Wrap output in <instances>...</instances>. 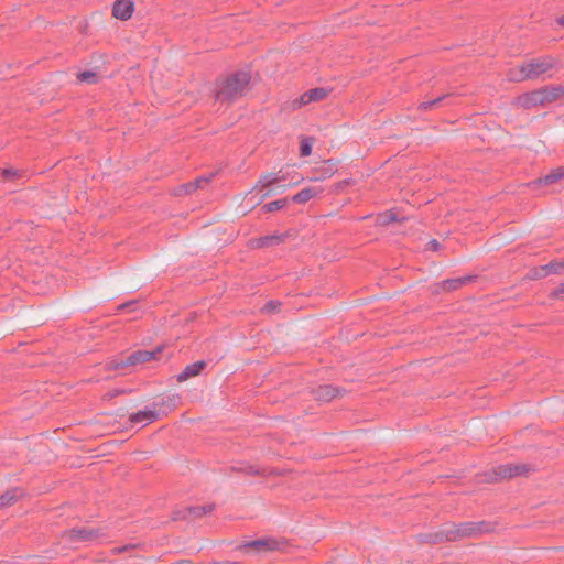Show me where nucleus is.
Masks as SVG:
<instances>
[{
  "mask_svg": "<svg viewBox=\"0 0 564 564\" xmlns=\"http://www.w3.org/2000/svg\"><path fill=\"white\" fill-rule=\"evenodd\" d=\"M96 73L94 72H82L77 75L78 80L86 82V83H95L96 82Z\"/></svg>",
  "mask_w": 564,
  "mask_h": 564,
  "instance_id": "nucleus-26",
  "label": "nucleus"
},
{
  "mask_svg": "<svg viewBox=\"0 0 564 564\" xmlns=\"http://www.w3.org/2000/svg\"><path fill=\"white\" fill-rule=\"evenodd\" d=\"M213 175L203 176L196 178L194 182H191L184 186L185 193L191 194L195 192L198 187L202 186L203 183H208L212 180Z\"/></svg>",
  "mask_w": 564,
  "mask_h": 564,
  "instance_id": "nucleus-20",
  "label": "nucleus"
},
{
  "mask_svg": "<svg viewBox=\"0 0 564 564\" xmlns=\"http://www.w3.org/2000/svg\"><path fill=\"white\" fill-rule=\"evenodd\" d=\"M271 195H272V191H270V189H269V191H267V192L262 195V197L260 198V200H259V202H261L262 199H264V198H267V197H269V196H271Z\"/></svg>",
  "mask_w": 564,
  "mask_h": 564,
  "instance_id": "nucleus-34",
  "label": "nucleus"
},
{
  "mask_svg": "<svg viewBox=\"0 0 564 564\" xmlns=\"http://www.w3.org/2000/svg\"><path fill=\"white\" fill-rule=\"evenodd\" d=\"M564 177V166L556 167L546 174L543 178L539 180V183L545 185L554 184Z\"/></svg>",
  "mask_w": 564,
  "mask_h": 564,
  "instance_id": "nucleus-18",
  "label": "nucleus"
},
{
  "mask_svg": "<svg viewBox=\"0 0 564 564\" xmlns=\"http://www.w3.org/2000/svg\"><path fill=\"white\" fill-rule=\"evenodd\" d=\"M446 96L437 97L433 100L423 101L420 104L419 109L420 110H427L436 105H438Z\"/></svg>",
  "mask_w": 564,
  "mask_h": 564,
  "instance_id": "nucleus-27",
  "label": "nucleus"
},
{
  "mask_svg": "<svg viewBox=\"0 0 564 564\" xmlns=\"http://www.w3.org/2000/svg\"><path fill=\"white\" fill-rule=\"evenodd\" d=\"M323 188L317 186L306 187L292 196V202L296 204H305L310 199L322 194Z\"/></svg>",
  "mask_w": 564,
  "mask_h": 564,
  "instance_id": "nucleus-14",
  "label": "nucleus"
},
{
  "mask_svg": "<svg viewBox=\"0 0 564 564\" xmlns=\"http://www.w3.org/2000/svg\"><path fill=\"white\" fill-rule=\"evenodd\" d=\"M557 68V59L553 56L546 55L538 58H532L523 63L518 68H512L508 73V79L511 82H523L529 79H536L543 75H549Z\"/></svg>",
  "mask_w": 564,
  "mask_h": 564,
  "instance_id": "nucleus-1",
  "label": "nucleus"
},
{
  "mask_svg": "<svg viewBox=\"0 0 564 564\" xmlns=\"http://www.w3.org/2000/svg\"><path fill=\"white\" fill-rule=\"evenodd\" d=\"M0 175L6 180H10L17 175V171L13 169H2L0 170Z\"/></svg>",
  "mask_w": 564,
  "mask_h": 564,
  "instance_id": "nucleus-29",
  "label": "nucleus"
},
{
  "mask_svg": "<svg viewBox=\"0 0 564 564\" xmlns=\"http://www.w3.org/2000/svg\"><path fill=\"white\" fill-rule=\"evenodd\" d=\"M564 293V284L560 285L557 289H555L552 293L554 297H558L561 294Z\"/></svg>",
  "mask_w": 564,
  "mask_h": 564,
  "instance_id": "nucleus-32",
  "label": "nucleus"
},
{
  "mask_svg": "<svg viewBox=\"0 0 564 564\" xmlns=\"http://www.w3.org/2000/svg\"><path fill=\"white\" fill-rule=\"evenodd\" d=\"M286 204H288V199L286 198L276 199V200H273V202H270V203L265 204L263 206V209L267 213H271V212H275V210H279V209L285 207Z\"/></svg>",
  "mask_w": 564,
  "mask_h": 564,
  "instance_id": "nucleus-23",
  "label": "nucleus"
},
{
  "mask_svg": "<svg viewBox=\"0 0 564 564\" xmlns=\"http://www.w3.org/2000/svg\"><path fill=\"white\" fill-rule=\"evenodd\" d=\"M280 306H281V302L271 300L264 304V306L262 307V312L267 313V314H271V313L276 312Z\"/></svg>",
  "mask_w": 564,
  "mask_h": 564,
  "instance_id": "nucleus-24",
  "label": "nucleus"
},
{
  "mask_svg": "<svg viewBox=\"0 0 564 564\" xmlns=\"http://www.w3.org/2000/svg\"><path fill=\"white\" fill-rule=\"evenodd\" d=\"M206 361L198 360L193 364L187 365L178 375L177 381L183 382L188 380L192 377L198 376L206 367Z\"/></svg>",
  "mask_w": 564,
  "mask_h": 564,
  "instance_id": "nucleus-12",
  "label": "nucleus"
},
{
  "mask_svg": "<svg viewBox=\"0 0 564 564\" xmlns=\"http://www.w3.org/2000/svg\"><path fill=\"white\" fill-rule=\"evenodd\" d=\"M134 4L131 0H117L113 3L112 14L120 20H128L133 13Z\"/></svg>",
  "mask_w": 564,
  "mask_h": 564,
  "instance_id": "nucleus-11",
  "label": "nucleus"
},
{
  "mask_svg": "<svg viewBox=\"0 0 564 564\" xmlns=\"http://www.w3.org/2000/svg\"><path fill=\"white\" fill-rule=\"evenodd\" d=\"M243 546L246 549H254L258 552L274 551L279 549V542L272 538H267L247 542Z\"/></svg>",
  "mask_w": 564,
  "mask_h": 564,
  "instance_id": "nucleus-13",
  "label": "nucleus"
},
{
  "mask_svg": "<svg viewBox=\"0 0 564 564\" xmlns=\"http://www.w3.org/2000/svg\"><path fill=\"white\" fill-rule=\"evenodd\" d=\"M468 281H470L469 276L457 278V279H447V280H444L440 284V288H442L444 291H454V290H457L458 288H460L463 284H465Z\"/></svg>",
  "mask_w": 564,
  "mask_h": 564,
  "instance_id": "nucleus-19",
  "label": "nucleus"
},
{
  "mask_svg": "<svg viewBox=\"0 0 564 564\" xmlns=\"http://www.w3.org/2000/svg\"><path fill=\"white\" fill-rule=\"evenodd\" d=\"M557 23L562 26H564V15L561 17L558 20H557Z\"/></svg>",
  "mask_w": 564,
  "mask_h": 564,
  "instance_id": "nucleus-36",
  "label": "nucleus"
},
{
  "mask_svg": "<svg viewBox=\"0 0 564 564\" xmlns=\"http://www.w3.org/2000/svg\"><path fill=\"white\" fill-rule=\"evenodd\" d=\"M427 246L430 250L437 251L441 245L436 239H432Z\"/></svg>",
  "mask_w": 564,
  "mask_h": 564,
  "instance_id": "nucleus-31",
  "label": "nucleus"
},
{
  "mask_svg": "<svg viewBox=\"0 0 564 564\" xmlns=\"http://www.w3.org/2000/svg\"><path fill=\"white\" fill-rule=\"evenodd\" d=\"M159 352H161V348H156L155 350H137L128 356L120 365H116L115 368L118 369L119 367L135 366L148 362L155 359Z\"/></svg>",
  "mask_w": 564,
  "mask_h": 564,
  "instance_id": "nucleus-4",
  "label": "nucleus"
},
{
  "mask_svg": "<svg viewBox=\"0 0 564 564\" xmlns=\"http://www.w3.org/2000/svg\"><path fill=\"white\" fill-rule=\"evenodd\" d=\"M387 217L389 218V221H394L397 220L394 214L390 213L389 215H387Z\"/></svg>",
  "mask_w": 564,
  "mask_h": 564,
  "instance_id": "nucleus-35",
  "label": "nucleus"
},
{
  "mask_svg": "<svg viewBox=\"0 0 564 564\" xmlns=\"http://www.w3.org/2000/svg\"><path fill=\"white\" fill-rule=\"evenodd\" d=\"M313 397L321 402H329L340 393V389L332 384H323L312 391Z\"/></svg>",
  "mask_w": 564,
  "mask_h": 564,
  "instance_id": "nucleus-10",
  "label": "nucleus"
},
{
  "mask_svg": "<svg viewBox=\"0 0 564 564\" xmlns=\"http://www.w3.org/2000/svg\"><path fill=\"white\" fill-rule=\"evenodd\" d=\"M156 404H153V409H144L133 413L129 417V422L132 425H141L145 426L154 421H156L160 416V412L155 409Z\"/></svg>",
  "mask_w": 564,
  "mask_h": 564,
  "instance_id": "nucleus-6",
  "label": "nucleus"
},
{
  "mask_svg": "<svg viewBox=\"0 0 564 564\" xmlns=\"http://www.w3.org/2000/svg\"><path fill=\"white\" fill-rule=\"evenodd\" d=\"M562 267L560 263H550V264H546L543 267V270L546 271V274L547 273H551V272H557L558 271V268Z\"/></svg>",
  "mask_w": 564,
  "mask_h": 564,
  "instance_id": "nucleus-30",
  "label": "nucleus"
},
{
  "mask_svg": "<svg viewBox=\"0 0 564 564\" xmlns=\"http://www.w3.org/2000/svg\"><path fill=\"white\" fill-rule=\"evenodd\" d=\"M17 490H8L0 496V509L11 506L18 498Z\"/></svg>",
  "mask_w": 564,
  "mask_h": 564,
  "instance_id": "nucleus-21",
  "label": "nucleus"
},
{
  "mask_svg": "<svg viewBox=\"0 0 564 564\" xmlns=\"http://www.w3.org/2000/svg\"><path fill=\"white\" fill-rule=\"evenodd\" d=\"M284 241L283 235H268L263 237L256 238L251 241V246L253 248H269L272 246H278Z\"/></svg>",
  "mask_w": 564,
  "mask_h": 564,
  "instance_id": "nucleus-15",
  "label": "nucleus"
},
{
  "mask_svg": "<svg viewBox=\"0 0 564 564\" xmlns=\"http://www.w3.org/2000/svg\"><path fill=\"white\" fill-rule=\"evenodd\" d=\"M490 524L487 522H464L460 524H449L441 532L435 534L434 543L443 541H457L468 536H476L482 532H489Z\"/></svg>",
  "mask_w": 564,
  "mask_h": 564,
  "instance_id": "nucleus-3",
  "label": "nucleus"
},
{
  "mask_svg": "<svg viewBox=\"0 0 564 564\" xmlns=\"http://www.w3.org/2000/svg\"><path fill=\"white\" fill-rule=\"evenodd\" d=\"M539 89L519 95L512 100V105L523 109L542 106Z\"/></svg>",
  "mask_w": 564,
  "mask_h": 564,
  "instance_id": "nucleus-7",
  "label": "nucleus"
},
{
  "mask_svg": "<svg viewBox=\"0 0 564 564\" xmlns=\"http://www.w3.org/2000/svg\"><path fill=\"white\" fill-rule=\"evenodd\" d=\"M285 181H286V176L281 171L275 174H267L259 178L254 189L256 188L265 189L274 184H278L280 182H285Z\"/></svg>",
  "mask_w": 564,
  "mask_h": 564,
  "instance_id": "nucleus-16",
  "label": "nucleus"
},
{
  "mask_svg": "<svg viewBox=\"0 0 564 564\" xmlns=\"http://www.w3.org/2000/svg\"><path fill=\"white\" fill-rule=\"evenodd\" d=\"M327 95L328 90L322 87L310 89L292 101V108L297 109L313 101L323 100Z\"/></svg>",
  "mask_w": 564,
  "mask_h": 564,
  "instance_id": "nucleus-5",
  "label": "nucleus"
},
{
  "mask_svg": "<svg viewBox=\"0 0 564 564\" xmlns=\"http://www.w3.org/2000/svg\"><path fill=\"white\" fill-rule=\"evenodd\" d=\"M529 471L527 465L522 464H506L497 467L495 475L499 479L512 478L520 475H525Z\"/></svg>",
  "mask_w": 564,
  "mask_h": 564,
  "instance_id": "nucleus-8",
  "label": "nucleus"
},
{
  "mask_svg": "<svg viewBox=\"0 0 564 564\" xmlns=\"http://www.w3.org/2000/svg\"><path fill=\"white\" fill-rule=\"evenodd\" d=\"M250 83V74L248 72H237L218 83L215 98L219 102H234L242 97Z\"/></svg>",
  "mask_w": 564,
  "mask_h": 564,
  "instance_id": "nucleus-2",
  "label": "nucleus"
},
{
  "mask_svg": "<svg viewBox=\"0 0 564 564\" xmlns=\"http://www.w3.org/2000/svg\"><path fill=\"white\" fill-rule=\"evenodd\" d=\"M542 106L551 104L564 96V86H544L539 88Z\"/></svg>",
  "mask_w": 564,
  "mask_h": 564,
  "instance_id": "nucleus-9",
  "label": "nucleus"
},
{
  "mask_svg": "<svg viewBox=\"0 0 564 564\" xmlns=\"http://www.w3.org/2000/svg\"><path fill=\"white\" fill-rule=\"evenodd\" d=\"M300 152L302 156H307L312 153V144L307 140L301 142Z\"/></svg>",
  "mask_w": 564,
  "mask_h": 564,
  "instance_id": "nucleus-28",
  "label": "nucleus"
},
{
  "mask_svg": "<svg viewBox=\"0 0 564 564\" xmlns=\"http://www.w3.org/2000/svg\"><path fill=\"white\" fill-rule=\"evenodd\" d=\"M97 532L88 529H72L66 532L70 541H91L97 538Z\"/></svg>",
  "mask_w": 564,
  "mask_h": 564,
  "instance_id": "nucleus-17",
  "label": "nucleus"
},
{
  "mask_svg": "<svg viewBox=\"0 0 564 564\" xmlns=\"http://www.w3.org/2000/svg\"><path fill=\"white\" fill-rule=\"evenodd\" d=\"M135 305V302H129V303H124L122 305L119 306V310H126L130 306H134Z\"/></svg>",
  "mask_w": 564,
  "mask_h": 564,
  "instance_id": "nucleus-33",
  "label": "nucleus"
},
{
  "mask_svg": "<svg viewBox=\"0 0 564 564\" xmlns=\"http://www.w3.org/2000/svg\"><path fill=\"white\" fill-rule=\"evenodd\" d=\"M214 509V506L213 505H207V506H203V507H189L187 509L189 516L192 517H202L204 514H207L208 512H212Z\"/></svg>",
  "mask_w": 564,
  "mask_h": 564,
  "instance_id": "nucleus-22",
  "label": "nucleus"
},
{
  "mask_svg": "<svg viewBox=\"0 0 564 564\" xmlns=\"http://www.w3.org/2000/svg\"><path fill=\"white\" fill-rule=\"evenodd\" d=\"M177 399L178 397L172 395L169 397L166 400L162 401L161 405L166 408L165 410H163L164 414H166L169 411L173 410L176 406Z\"/></svg>",
  "mask_w": 564,
  "mask_h": 564,
  "instance_id": "nucleus-25",
  "label": "nucleus"
}]
</instances>
